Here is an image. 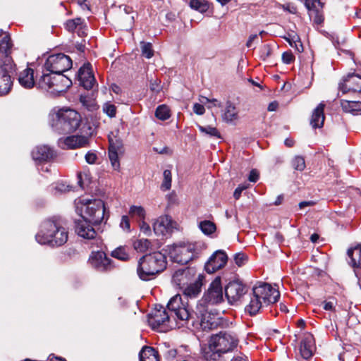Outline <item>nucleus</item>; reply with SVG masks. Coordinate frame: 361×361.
<instances>
[{
	"mask_svg": "<svg viewBox=\"0 0 361 361\" xmlns=\"http://www.w3.org/2000/svg\"><path fill=\"white\" fill-rule=\"evenodd\" d=\"M12 46L10 35L0 30V96L7 94L13 85L11 73L14 64L10 56Z\"/></svg>",
	"mask_w": 361,
	"mask_h": 361,
	"instance_id": "obj_1",
	"label": "nucleus"
},
{
	"mask_svg": "<svg viewBox=\"0 0 361 361\" xmlns=\"http://www.w3.org/2000/svg\"><path fill=\"white\" fill-rule=\"evenodd\" d=\"M49 119L50 126L59 134L74 132L78 128L81 122L80 115L71 109L54 110L49 114Z\"/></svg>",
	"mask_w": 361,
	"mask_h": 361,
	"instance_id": "obj_2",
	"label": "nucleus"
},
{
	"mask_svg": "<svg viewBox=\"0 0 361 361\" xmlns=\"http://www.w3.org/2000/svg\"><path fill=\"white\" fill-rule=\"evenodd\" d=\"M166 257L161 252H154L142 257L139 261L137 273L143 281L152 279L157 274L163 271L166 267Z\"/></svg>",
	"mask_w": 361,
	"mask_h": 361,
	"instance_id": "obj_3",
	"label": "nucleus"
},
{
	"mask_svg": "<svg viewBox=\"0 0 361 361\" xmlns=\"http://www.w3.org/2000/svg\"><path fill=\"white\" fill-rule=\"evenodd\" d=\"M56 233L60 235L56 238V243L58 245L65 244L68 240V234L61 221L47 219L42 223L39 231L37 233L35 238L39 244L47 245L51 239L55 237Z\"/></svg>",
	"mask_w": 361,
	"mask_h": 361,
	"instance_id": "obj_4",
	"label": "nucleus"
},
{
	"mask_svg": "<svg viewBox=\"0 0 361 361\" xmlns=\"http://www.w3.org/2000/svg\"><path fill=\"white\" fill-rule=\"evenodd\" d=\"M76 210L81 217L94 225L101 224L106 215L104 203L99 199L81 200L76 204Z\"/></svg>",
	"mask_w": 361,
	"mask_h": 361,
	"instance_id": "obj_5",
	"label": "nucleus"
},
{
	"mask_svg": "<svg viewBox=\"0 0 361 361\" xmlns=\"http://www.w3.org/2000/svg\"><path fill=\"white\" fill-rule=\"evenodd\" d=\"M203 247L200 243H181L173 247L170 257L175 262L186 264L200 255Z\"/></svg>",
	"mask_w": 361,
	"mask_h": 361,
	"instance_id": "obj_6",
	"label": "nucleus"
},
{
	"mask_svg": "<svg viewBox=\"0 0 361 361\" xmlns=\"http://www.w3.org/2000/svg\"><path fill=\"white\" fill-rule=\"evenodd\" d=\"M189 322L192 326L200 325L204 331L213 329L218 324L216 317L208 312L207 306L202 302L197 304L195 310L190 317Z\"/></svg>",
	"mask_w": 361,
	"mask_h": 361,
	"instance_id": "obj_7",
	"label": "nucleus"
},
{
	"mask_svg": "<svg viewBox=\"0 0 361 361\" xmlns=\"http://www.w3.org/2000/svg\"><path fill=\"white\" fill-rule=\"evenodd\" d=\"M167 308L171 313L170 315L176 320L178 328L188 324L192 312L183 305L180 295H176L171 298L167 304Z\"/></svg>",
	"mask_w": 361,
	"mask_h": 361,
	"instance_id": "obj_8",
	"label": "nucleus"
},
{
	"mask_svg": "<svg viewBox=\"0 0 361 361\" xmlns=\"http://www.w3.org/2000/svg\"><path fill=\"white\" fill-rule=\"evenodd\" d=\"M72 66L71 59L64 54H58L49 56L45 63L44 69L47 72H52V74H63Z\"/></svg>",
	"mask_w": 361,
	"mask_h": 361,
	"instance_id": "obj_9",
	"label": "nucleus"
},
{
	"mask_svg": "<svg viewBox=\"0 0 361 361\" xmlns=\"http://www.w3.org/2000/svg\"><path fill=\"white\" fill-rule=\"evenodd\" d=\"M212 342L216 346L219 351L226 353L232 350L238 343V339L231 333L220 332L211 338Z\"/></svg>",
	"mask_w": 361,
	"mask_h": 361,
	"instance_id": "obj_10",
	"label": "nucleus"
},
{
	"mask_svg": "<svg viewBox=\"0 0 361 361\" xmlns=\"http://www.w3.org/2000/svg\"><path fill=\"white\" fill-rule=\"evenodd\" d=\"M252 291L257 297H259L264 305L276 302L280 297L279 291L277 289L265 283L255 286Z\"/></svg>",
	"mask_w": 361,
	"mask_h": 361,
	"instance_id": "obj_11",
	"label": "nucleus"
},
{
	"mask_svg": "<svg viewBox=\"0 0 361 361\" xmlns=\"http://www.w3.org/2000/svg\"><path fill=\"white\" fill-rule=\"evenodd\" d=\"M224 295L220 277H216L210 284L202 299L199 302L203 304H218L223 301Z\"/></svg>",
	"mask_w": 361,
	"mask_h": 361,
	"instance_id": "obj_12",
	"label": "nucleus"
},
{
	"mask_svg": "<svg viewBox=\"0 0 361 361\" xmlns=\"http://www.w3.org/2000/svg\"><path fill=\"white\" fill-rule=\"evenodd\" d=\"M247 293V288L239 280L231 281L225 288V295L228 302L234 304L240 300Z\"/></svg>",
	"mask_w": 361,
	"mask_h": 361,
	"instance_id": "obj_13",
	"label": "nucleus"
},
{
	"mask_svg": "<svg viewBox=\"0 0 361 361\" xmlns=\"http://www.w3.org/2000/svg\"><path fill=\"white\" fill-rule=\"evenodd\" d=\"M172 317L162 306L156 307L149 315L148 322L153 329H158L161 326L165 327L167 323L170 322Z\"/></svg>",
	"mask_w": 361,
	"mask_h": 361,
	"instance_id": "obj_14",
	"label": "nucleus"
},
{
	"mask_svg": "<svg viewBox=\"0 0 361 361\" xmlns=\"http://www.w3.org/2000/svg\"><path fill=\"white\" fill-rule=\"evenodd\" d=\"M338 88L343 94L361 92V76L354 73L348 74L339 83Z\"/></svg>",
	"mask_w": 361,
	"mask_h": 361,
	"instance_id": "obj_15",
	"label": "nucleus"
},
{
	"mask_svg": "<svg viewBox=\"0 0 361 361\" xmlns=\"http://www.w3.org/2000/svg\"><path fill=\"white\" fill-rule=\"evenodd\" d=\"M227 255L222 250L216 251L205 264L204 269L209 274H212L221 269L227 262Z\"/></svg>",
	"mask_w": 361,
	"mask_h": 361,
	"instance_id": "obj_16",
	"label": "nucleus"
},
{
	"mask_svg": "<svg viewBox=\"0 0 361 361\" xmlns=\"http://www.w3.org/2000/svg\"><path fill=\"white\" fill-rule=\"evenodd\" d=\"M78 80L80 84L86 90L93 88L96 80L90 63H85L78 71Z\"/></svg>",
	"mask_w": 361,
	"mask_h": 361,
	"instance_id": "obj_17",
	"label": "nucleus"
},
{
	"mask_svg": "<svg viewBox=\"0 0 361 361\" xmlns=\"http://www.w3.org/2000/svg\"><path fill=\"white\" fill-rule=\"evenodd\" d=\"M49 93L52 95H57L61 92H66L72 85V81L63 74L54 73L52 75V82Z\"/></svg>",
	"mask_w": 361,
	"mask_h": 361,
	"instance_id": "obj_18",
	"label": "nucleus"
},
{
	"mask_svg": "<svg viewBox=\"0 0 361 361\" xmlns=\"http://www.w3.org/2000/svg\"><path fill=\"white\" fill-rule=\"evenodd\" d=\"M89 262L93 267L99 271H106L111 267V260L102 251L92 252Z\"/></svg>",
	"mask_w": 361,
	"mask_h": 361,
	"instance_id": "obj_19",
	"label": "nucleus"
},
{
	"mask_svg": "<svg viewBox=\"0 0 361 361\" xmlns=\"http://www.w3.org/2000/svg\"><path fill=\"white\" fill-rule=\"evenodd\" d=\"M173 224V222L169 216H161L153 224L154 232L158 236L165 235L172 231Z\"/></svg>",
	"mask_w": 361,
	"mask_h": 361,
	"instance_id": "obj_20",
	"label": "nucleus"
},
{
	"mask_svg": "<svg viewBox=\"0 0 361 361\" xmlns=\"http://www.w3.org/2000/svg\"><path fill=\"white\" fill-rule=\"evenodd\" d=\"M90 222L82 217L75 221V232L77 234L85 239H93L96 236V231Z\"/></svg>",
	"mask_w": 361,
	"mask_h": 361,
	"instance_id": "obj_21",
	"label": "nucleus"
},
{
	"mask_svg": "<svg viewBox=\"0 0 361 361\" xmlns=\"http://www.w3.org/2000/svg\"><path fill=\"white\" fill-rule=\"evenodd\" d=\"M314 350L315 345L313 336L309 333L305 334L300 346L301 356L304 359H309L312 356Z\"/></svg>",
	"mask_w": 361,
	"mask_h": 361,
	"instance_id": "obj_22",
	"label": "nucleus"
},
{
	"mask_svg": "<svg viewBox=\"0 0 361 361\" xmlns=\"http://www.w3.org/2000/svg\"><path fill=\"white\" fill-rule=\"evenodd\" d=\"M325 104L320 103L313 111L310 119V125L314 128H322L324 125L325 116L324 114Z\"/></svg>",
	"mask_w": 361,
	"mask_h": 361,
	"instance_id": "obj_23",
	"label": "nucleus"
},
{
	"mask_svg": "<svg viewBox=\"0 0 361 361\" xmlns=\"http://www.w3.org/2000/svg\"><path fill=\"white\" fill-rule=\"evenodd\" d=\"M33 159L44 161L51 159L54 156L53 150L48 146L43 145L37 147L32 152Z\"/></svg>",
	"mask_w": 361,
	"mask_h": 361,
	"instance_id": "obj_24",
	"label": "nucleus"
},
{
	"mask_svg": "<svg viewBox=\"0 0 361 361\" xmlns=\"http://www.w3.org/2000/svg\"><path fill=\"white\" fill-rule=\"evenodd\" d=\"M63 143L68 149L85 147L88 145V138L82 135H72L65 138Z\"/></svg>",
	"mask_w": 361,
	"mask_h": 361,
	"instance_id": "obj_25",
	"label": "nucleus"
},
{
	"mask_svg": "<svg viewBox=\"0 0 361 361\" xmlns=\"http://www.w3.org/2000/svg\"><path fill=\"white\" fill-rule=\"evenodd\" d=\"M19 83L25 88H32L36 82L34 80V71L32 68H27L20 73L18 76Z\"/></svg>",
	"mask_w": 361,
	"mask_h": 361,
	"instance_id": "obj_26",
	"label": "nucleus"
},
{
	"mask_svg": "<svg viewBox=\"0 0 361 361\" xmlns=\"http://www.w3.org/2000/svg\"><path fill=\"white\" fill-rule=\"evenodd\" d=\"M238 111L237 108L233 103L228 102L222 114L223 120L226 123H232L238 120Z\"/></svg>",
	"mask_w": 361,
	"mask_h": 361,
	"instance_id": "obj_27",
	"label": "nucleus"
},
{
	"mask_svg": "<svg viewBox=\"0 0 361 361\" xmlns=\"http://www.w3.org/2000/svg\"><path fill=\"white\" fill-rule=\"evenodd\" d=\"M348 256L350 259V264L353 267L361 268V244L348 250Z\"/></svg>",
	"mask_w": 361,
	"mask_h": 361,
	"instance_id": "obj_28",
	"label": "nucleus"
},
{
	"mask_svg": "<svg viewBox=\"0 0 361 361\" xmlns=\"http://www.w3.org/2000/svg\"><path fill=\"white\" fill-rule=\"evenodd\" d=\"M203 357L207 361H216L223 354L210 339L209 345L203 350Z\"/></svg>",
	"mask_w": 361,
	"mask_h": 361,
	"instance_id": "obj_29",
	"label": "nucleus"
},
{
	"mask_svg": "<svg viewBox=\"0 0 361 361\" xmlns=\"http://www.w3.org/2000/svg\"><path fill=\"white\" fill-rule=\"evenodd\" d=\"M264 303L252 291V295L250 296L249 304L245 307V311L250 315H255L259 312L260 309L263 307Z\"/></svg>",
	"mask_w": 361,
	"mask_h": 361,
	"instance_id": "obj_30",
	"label": "nucleus"
},
{
	"mask_svg": "<svg viewBox=\"0 0 361 361\" xmlns=\"http://www.w3.org/2000/svg\"><path fill=\"white\" fill-rule=\"evenodd\" d=\"M120 148V144L115 145L111 140H109V157L113 168L118 170L120 167L118 161V150Z\"/></svg>",
	"mask_w": 361,
	"mask_h": 361,
	"instance_id": "obj_31",
	"label": "nucleus"
},
{
	"mask_svg": "<svg viewBox=\"0 0 361 361\" xmlns=\"http://www.w3.org/2000/svg\"><path fill=\"white\" fill-rule=\"evenodd\" d=\"M140 361H159L158 352L152 347L145 346L140 353Z\"/></svg>",
	"mask_w": 361,
	"mask_h": 361,
	"instance_id": "obj_32",
	"label": "nucleus"
},
{
	"mask_svg": "<svg viewBox=\"0 0 361 361\" xmlns=\"http://www.w3.org/2000/svg\"><path fill=\"white\" fill-rule=\"evenodd\" d=\"M202 276L200 275L198 279L195 281V283H191L184 290V295L186 297L189 298H195L197 297L201 291L202 287Z\"/></svg>",
	"mask_w": 361,
	"mask_h": 361,
	"instance_id": "obj_33",
	"label": "nucleus"
},
{
	"mask_svg": "<svg viewBox=\"0 0 361 361\" xmlns=\"http://www.w3.org/2000/svg\"><path fill=\"white\" fill-rule=\"evenodd\" d=\"M52 72H47L44 70L42 75L39 78V79L36 82V86L47 92H49L50 88L52 82Z\"/></svg>",
	"mask_w": 361,
	"mask_h": 361,
	"instance_id": "obj_34",
	"label": "nucleus"
},
{
	"mask_svg": "<svg viewBox=\"0 0 361 361\" xmlns=\"http://www.w3.org/2000/svg\"><path fill=\"white\" fill-rule=\"evenodd\" d=\"M341 107L346 113L357 114L361 111V102L343 100L341 102Z\"/></svg>",
	"mask_w": 361,
	"mask_h": 361,
	"instance_id": "obj_35",
	"label": "nucleus"
},
{
	"mask_svg": "<svg viewBox=\"0 0 361 361\" xmlns=\"http://www.w3.org/2000/svg\"><path fill=\"white\" fill-rule=\"evenodd\" d=\"M129 214L131 217H135L141 221L145 219L146 212L143 207L133 205L130 207Z\"/></svg>",
	"mask_w": 361,
	"mask_h": 361,
	"instance_id": "obj_36",
	"label": "nucleus"
},
{
	"mask_svg": "<svg viewBox=\"0 0 361 361\" xmlns=\"http://www.w3.org/2000/svg\"><path fill=\"white\" fill-rule=\"evenodd\" d=\"M155 116L159 120L166 121L170 118L171 111L168 106L162 104L157 108Z\"/></svg>",
	"mask_w": 361,
	"mask_h": 361,
	"instance_id": "obj_37",
	"label": "nucleus"
},
{
	"mask_svg": "<svg viewBox=\"0 0 361 361\" xmlns=\"http://www.w3.org/2000/svg\"><path fill=\"white\" fill-rule=\"evenodd\" d=\"M133 247L139 252H147L151 247V242L147 239H137L134 241Z\"/></svg>",
	"mask_w": 361,
	"mask_h": 361,
	"instance_id": "obj_38",
	"label": "nucleus"
},
{
	"mask_svg": "<svg viewBox=\"0 0 361 361\" xmlns=\"http://www.w3.org/2000/svg\"><path fill=\"white\" fill-rule=\"evenodd\" d=\"M189 274V269H179L176 271L173 276V280L175 283H176L178 286L184 285L185 283V279L187 278V276Z\"/></svg>",
	"mask_w": 361,
	"mask_h": 361,
	"instance_id": "obj_39",
	"label": "nucleus"
},
{
	"mask_svg": "<svg viewBox=\"0 0 361 361\" xmlns=\"http://www.w3.org/2000/svg\"><path fill=\"white\" fill-rule=\"evenodd\" d=\"M199 228L205 235H210L216 231V225L210 221H202L199 224Z\"/></svg>",
	"mask_w": 361,
	"mask_h": 361,
	"instance_id": "obj_40",
	"label": "nucleus"
},
{
	"mask_svg": "<svg viewBox=\"0 0 361 361\" xmlns=\"http://www.w3.org/2000/svg\"><path fill=\"white\" fill-rule=\"evenodd\" d=\"M172 181V174L170 170H164L163 173V181L161 185V189L166 191L171 189Z\"/></svg>",
	"mask_w": 361,
	"mask_h": 361,
	"instance_id": "obj_41",
	"label": "nucleus"
},
{
	"mask_svg": "<svg viewBox=\"0 0 361 361\" xmlns=\"http://www.w3.org/2000/svg\"><path fill=\"white\" fill-rule=\"evenodd\" d=\"M65 26L69 32H73L76 29L81 30L83 27L82 20L80 18L69 20L66 23Z\"/></svg>",
	"mask_w": 361,
	"mask_h": 361,
	"instance_id": "obj_42",
	"label": "nucleus"
},
{
	"mask_svg": "<svg viewBox=\"0 0 361 361\" xmlns=\"http://www.w3.org/2000/svg\"><path fill=\"white\" fill-rule=\"evenodd\" d=\"M197 127L200 131L202 133L208 135L211 137H216L218 138L221 137L219 132L214 127H212L211 126H202L200 125H198Z\"/></svg>",
	"mask_w": 361,
	"mask_h": 361,
	"instance_id": "obj_43",
	"label": "nucleus"
},
{
	"mask_svg": "<svg viewBox=\"0 0 361 361\" xmlns=\"http://www.w3.org/2000/svg\"><path fill=\"white\" fill-rule=\"evenodd\" d=\"M140 48L142 51V55L147 59H150L154 56V50L152 49V45L149 42H141Z\"/></svg>",
	"mask_w": 361,
	"mask_h": 361,
	"instance_id": "obj_44",
	"label": "nucleus"
},
{
	"mask_svg": "<svg viewBox=\"0 0 361 361\" xmlns=\"http://www.w3.org/2000/svg\"><path fill=\"white\" fill-rule=\"evenodd\" d=\"M190 6L200 12H204L208 8V5L204 0H190Z\"/></svg>",
	"mask_w": 361,
	"mask_h": 361,
	"instance_id": "obj_45",
	"label": "nucleus"
},
{
	"mask_svg": "<svg viewBox=\"0 0 361 361\" xmlns=\"http://www.w3.org/2000/svg\"><path fill=\"white\" fill-rule=\"evenodd\" d=\"M293 167L298 171H303L305 168V159L301 156H296L292 160Z\"/></svg>",
	"mask_w": 361,
	"mask_h": 361,
	"instance_id": "obj_46",
	"label": "nucleus"
},
{
	"mask_svg": "<svg viewBox=\"0 0 361 361\" xmlns=\"http://www.w3.org/2000/svg\"><path fill=\"white\" fill-rule=\"evenodd\" d=\"M111 256L122 261H126L128 259V255L122 247H118L114 250L111 252Z\"/></svg>",
	"mask_w": 361,
	"mask_h": 361,
	"instance_id": "obj_47",
	"label": "nucleus"
},
{
	"mask_svg": "<svg viewBox=\"0 0 361 361\" xmlns=\"http://www.w3.org/2000/svg\"><path fill=\"white\" fill-rule=\"evenodd\" d=\"M103 111L109 117L113 118L116 116V107L115 105L107 102L103 105Z\"/></svg>",
	"mask_w": 361,
	"mask_h": 361,
	"instance_id": "obj_48",
	"label": "nucleus"
},
{
	"mask_svg": "<svg viewBox=\"0 0 361 361\" xmlns=\"http://www.w3.org/2000/svg\"><path fill=\"white\" fill-rule=\"evenodd\" d=\"M305 5L308 10H319L322 8V3L320 0H305Z\"/></svg>",
	"mask_w": 361,
	"mask_h": 361,
	"instance_id": "obj_49",
	"label": "nucleus"
},
{
	"mask_svg": "<svg viewBox=\"0 0 361 361\" xmlns=\"http://www.w3.org/2000/svg\"><path fill=\"white\" fill-rule=\"evenodd\" d=\"M247 257L246 255H245L243 253H238V254L235 255V256H234L235 263L238 267H241L243 264H245V263L247 262Z\"/></svg>",
	"mask_w": 361,
	"mask_h": 361,
	"instance_id": "obj_50",
	"label": "nucleus"
},
{
	"mask_svg": "<svg viewBox=\"0 0 361 361\" xmlns=\"http://www.w3.org/2000/svg\"><path fill=\"white\" fill-rule=\"evenodd\" d=\"M139 225L140 231L145 235H149L151 234V228L149 225L145 221V219L140 221Z\"/></svg>",
	"mask_w": 361,
	"mask_h": 361,
	"instance_id": "obj_51",
	"label": "nucleus"
},
{
	"mask_svg": "<svg viewBox=\"0 0 361 361\" xmlns=\"http://www.w3.org/2000/svg\"><path fill=\"white\" fill-rule=\"evenodd\" d=\"M271 48L268 44H264L260 49V57L265 60L271 54Z\"/></svg>",
	"mask_w": 361,
	"mask_h": 361,
	"instance_id": "obj_52",
	"label": "nucleus"
},
{
	"mask_svg": "<svg viewBox=\"0 0 361 361\" xmlns=\"http://www.w3.org/2000/svg\"><path fill=\"white\" fill-rule=\"evenodd\" d=\"M85 159L87 163L93 164L96 162L97 156L94 152L90 151L85 154Z\"/></svg>",
	"mask_w": 361,
	"mask_h": 361,
	"instance_id": "obj_53",
	"label": "nucleus"
},
{
	"mask_svg": "<svg viewBox=\"0 0 361 361\" xmlns=\"http://www.w3.org/2000/svg\"><path fill=\"white\" fill-rule=\"evenodd\" d=\"M248 188V184L244 183L239 185L235 190L233 197L235 200H238L241 195L242 192Z\"/></svg>",
	"mask_w": 361,
	"mask_h": 361,
	"instance_id": "obj_54",
	"label": "nucleus"
},
{
	"mask_svg": "<svg viewBox=\"0 0 361 361\" xmlns=\"http://www.w3.org/2000/svg\"><path fill=\"white\" fill-rule=\"evenodd\" d=\"M295 57L290 51H286L282 54L283 62L286 64L292 63Z\"/></svg>",
	"mask_w": 361,
	"mask_h": 361,
	"instance_id": "obj_55",
	"label": "nucleus"
},
{
	"mask_svg": "<svg viewBox=\"0 0 361 361\" xmlns=\"http://www.w3.org/2000/svg\"><path fill=\"white\" fill-rule=\"evenodd\" d=\"M120 226L127 231H130V221L127 216H123L121 218Z\"/></svg>",
	"mask_w": 361,
	"mask_h": 361,
	"instance_id": "obj_56",
	"label": "nucleus"
},
{
	"mask_svg": "<svg viewBox=\"0 0 361 361\" xmlns=\"http://www.w3.org/2000/svg\"><path fill=\"white\" fill-rule=\"evenodd\" d=\"M204 107L203 105L195 103L193 106V111L197 115H202L204 113Z\"/></svg>",
	"mask_w": 361,
	"mask_h": 361,
	"instance_id": "obj_57",
	"label": "nucleus"
},
{
	"mask_svg": "<svg viewBox=\"0 0 361 361\" xmlns=\"http://www.w3.org/2000/svg\"><path fill=\"white\" fill-rule=\"evenodd\" d=\"M259 178V173L258 172L253 169L250 171V175H249V177H248V180L250 181V182H253V183H255Z\"/></svg>",
	"mask_w": 361,
	"mask_h": 361,
	"instance_id": "obj_58",
	"label": "nucleus"
},
{
	"mask_svg": "<svg viewBox=\"0 0 361 361\" xmlns=\"http://www.w3.org/2000/svg\"><path fill=\"white\" fill-rule=\"evenodd\" d=\"M231 361H247V357L243 353H238L233 356Z\"/></svg>",
	"mask_w": 361,
	"mask_h": 361,
	"instance_id": "obj_59",
	"label": "nucleus"
},
{
	"mask_svg": "<svg viewBox=\"0 0 361 361\" xmlns=\"http://www.w3.org/2000/svg\"><path fill=\"white\" fill-rule=\"evenodd\" d=\"M154 150L159 154H171V151L168 147H164L163 148L159 149L157 147L154 148Z\"/></svg>",
	"mask_w": 361,
	"mask_h": 361,
	"instance_id": "obj_60",
	"label": "nucleus"
},
{
	"mask_svg": "<svg viewBox=\"0 0 361 361\" xmlns=\"http://www.w3.org/2000/svg\"><path fill=\"white\" fill-rule=\"evenodd\" d=\"M314 204V202L313 201H303L299 203L300 209H303L305 207H310Z\"/></svg>",
	"mask_w": 361,
	"mask_h": 361,
	"instance_id": "obj_61",
	"label": "nucleus"
},
{
	"mask_svg": "<svg viewBox=\"0 0 361 361\" xmlns=\"http://www.w3.org/2000/svg\"><path fill=\"white\" fill-rule=\"evenodd\" d=\"M323 20H324L323 17L319 13L318 10H317V13L315 14L314 18V21L317 24H320L323 22Z\"/></svg>",
	"mask_w": 361,
	"mask_h": 361,
	"instance_id": "obj_62",
	"label": "nucleus"
},
{
	"mask_svg": "<svg viewBox=\"0 0 361 361\" xmlns=\"http://www.w3.org/2000/svg\"><path fill=\"white\" fill-rule=\"evenodd\" d=\"M279 106V104L276 102H273L270 103L268 106V111H274L277 109Z\"/></svg>",
	"mask_w": 361,
	"mask_h": 361,
	"instance_id": "obj_63",
	"label": "nucleus"
},
{
	"mask_svg": "<svg viewBox=\"0 0 361 361\" xmlns=\"http://www.w3.org/2000/svg\"><path fill=\"white\" fill-rule=\"evenodd\" d=\"M324 309L325 310H332L334 309V303L332 302H324Z\"/></svg>",
	"mask_w": 361,
	"mask_h": 361,
	"instance_id": "obj_64",
	"label": "nucleus"
}]
</instances>
